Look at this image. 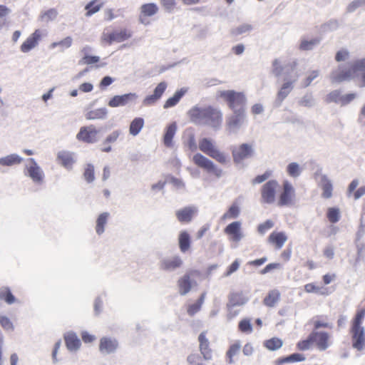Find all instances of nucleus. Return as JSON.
Instances as JSON below:
<instances>
[{
    "label": "nucleus",
    "mask_w": 365,
    "mask_h": 365,
    "mask_svg": "<svg viewBox=\"0 0 365 365\" xmlns=\"http://www.w3.org/2000/svg\"><path fill=\"white\" fill-rule=\"evenodd\" d=\"M253 29V26L250 24H242L233 29L232 33L233 35L238 36L250 33Z\"/></svg>",
    "instance_id": "49"
},
{
    "label": "nucleus",
    "mask_w": 365,
    "mask_h": 365,
    "mask_svg": "<svg viewBox=\"0 0 365 365\" xmlns=\"http://www.w3.org/2000/svg\"><path fill=\"white\" fill-rule=\"evenodd\" d=\"M302 172V168L300 167V165L295 162L290 163L287 166V174L293 178H298Z\"/></svg>",
    "instance_id": "46"
},
{
    "label": "nucleus",
    "mask_w": 365,
    "mask_h": 365,
    "mask_svg": "<svg viewBox=\"0 0 365 365\" xmlns=\"http://www.w3.org/2000/svg\"><path fill=\"white\" fill-rule=\"evenodd\" d=\"M282 341L279 338H272L264 342V346L271 351H275L282 347Z\"/></svg>",
    "instance_id": "48"
},
{
    "label": "nucleus",
    "mask_w": 365,
    "mask_h": 365,
    "mask_svg": "<svg viewBox=\"0 0 365 365\" xmlns=\"http://www.w3.org/2000/svg\"><path fill=\"white\" fill-rule=\"evenodd\" d=\"M352 346L358 351L365 348V330L364 328H351Z\"/></svg>",
    "instance_id": "23"
},
{
    "label": "nucleus",
    "mask_w": 365,
    "mask_h": 365,
    "mask_svg": "<svg viewBox=\"0 0 365 365\" xmlns=\"http://www.w3.org/2000/svg\"><path fill=\"white\" fill-rule=\"evenodd\" d=\"M287 240V236L283 232H273L268 237L269 242L275 245L277 249H281Z\"/></svg>",
    "instance_id": "31"
},
{
    "label": "nucleus",
    "mask_w": 365,
    "mask_h": 365,
    "mask_svg": "<svg viewBox=\"0 0 365 365\" xmlns=\"http://www.w3.org/2000/svg\"><path fill=\"white\" fill-rule=\"evenodd\" d=\"M280 293L277 289H272L264 299V304L269 307H273L279 302Z\"/></svg>",
    "instance_id": "38"
},
{
    "label": "nucleus",
    "mask_w": 365,
    "mask_h": 365,
    "mask_svg": "<svg viewBox=\"0 0 365 365\" xmlns=\"http://www.w3.org/2000/svg\"><path fill=\"white\" fill-rule=\"evenodd\" d=\"M192 273V272H190L185 274L182 277L179 279L178 282L179 293L182 296L187 294L191 289L192 282L190 277Z\"/></svg>",
    "instance_id": "27"
},
{
    "label": "nucleus",
    "mask_w": 365,
    "mask_h": 365,
    "mask_svg": "<svg viewBox=\"0 0 365 365\" xmlns=\"http://www.w3.org/2000/svg\"><path fill=\"white\" fill-rule=\"evenodd\" d=\"M282 187V192L279 195L277 205L279 207L291 205L295 197V190L288 180L283 182Z\"/></svg>",
    "instance_id": "10"
},
{
    "label": "nucleus",
    "mask_w": 365,
    "mask_h": 365,
    "mask_svg": "<svg viewBox=\"0 0 365 365\" xmlns=\"http://www.w3.org/2000/svg\"><path fill=\"white\" fill-rule=\"evenodd\" d=\"M108 110L106 108H101L90 110L86 113L85 117L87 120H104L107 118Z\"/></svg>",
    "instance_id": "32"
},
{
    "label": "nucleus",
    "mask_w": 365,
    "mask_h": 365,
    "mask_svg": "<svg viewBox=\"0 0 365 365\" xmlns=\"http://www.w3.org/2000/svg\"><path fill=\"white\" fill-rule=\"evenodd\" d=\"M297 61H293L292 63H289V64L286 65L284 67L280 65V63L279 60L275 59L272 62V73L277 77L280 76L283 71L284 70L289 71L290 70L292 72H293L297 66Z\"/></svg>",
    "instance_id": "29"
},
{
    "label": "nucleus",
    "mask_w": 365,
    "mask_h": 365,
    "mask_svg": "<svg viewBox=\"0 0 365 365\" xmlns=\"http://www.w3.org/2000/svg\"><path fill=\"white\" fill-rule=\"evenodd\" d=\"M83 175L88 182H92L95 180L94 167L92 164L86 165Z\"/></svg>",
    "instance_id": "52"
},
{
    "label": "nucleus",
    "mask_w": 365,
    "mask_h": 365,
    "mask_svg": "<svg viewBox=\"0 0 365 365\" xmlns=\"http://www.w3.org/2000/svg\"><path fill=\"white\" fill-rule=\"evenodd\" d=\"M57 160L66 169H71L73 164L75 163L73 153L62 150L58 152L57 155Z\"/></svg>",
    "instance_id": "28"
},
{
    "label": "nucleus",
    "mask_w": 365,
    "mask_h": 365,
    "mask_svg": "<svg viewBox=\"0 0 365 365\" xmlns=\"http://www.w3.org/2000/svg\"><path fill=\"white\" fill-rule=\"evenodd\" d=\"M202 361V356L197 354H191L187 358V361L190 365H197Z\"/></svg>",
    "instance_id": "64"
},
{
    "label": "nucleus",
    "mask_w": 365,
    "mask_h": 365,
    "mask_svg": "<svg viewBox=\"0 0 365 365\" xmlns=\"http://www.w3.org/2000/svg\"><path fill=\"white\" fill-rule=\"evenodd\" d=\"M103 6V2H99L98 0H93L90 1L86 6L85 9L87 11L86 16H91L97 13Z\"/></svg>",
    "instance_id": "42"
},
{
    "label": "nucleus",
    "mask_w": 365,
    "mask_h": 365,
    "mask_svg": "<svg viewBox=\"0 0 365 365\" xmlns=\"http://www.w3.org/2000/svg\"><path fill=\"white\" fill-rule=\"evenodd\" d=\"M321 42V38L319 37L309 39L306 37H302L299 45V49L300 51H312L316 46H317Z\"/></svg>",
    "instance_id": "30"
},
{
    "label": "nucleus",
    "mask_w": 365,
    "mask_h": 365,
    "mask_svg": "<svg viewBox=\"0 0 365 365\" xmlns=\"http://www.w3.org/2000/svg\"><path fill=\"white\" fill-rule=\"evenodd\" d=\"M0 299L4 301L8 304H12L16 302V297L7 287L0 288Z\"/></svg>",
    "instance_id": "41"
},
{
    "label": "nucleus",
    "mask_w": 365,
    "mask_h": 365,
    "mask_svg": "<svg viewBox=\"0 0 365 365\" xmlns=\"http://www.w3.org/2000/svg\"><path fill=\"white\" fill-rule=\"evenodd\" d=\"M23 161V158L16 153L0 158V165L3 166H12L19 165Z\"/></svg>",
    "instance_id": "34"
},
{
    "label": "nucleus",
    "mask_w": 365,
    "mask_h": 365,
    "mask_svg": "<svg viewBox=\"0 0 365 365\" xmlns=\"http://www.w3.org/2000/svg\"><path fill=\"white\" fill-rule=\"evenodd\" d=\"M239 329L243 332H251L252 327L250 321L248 319H243L239 323Z\"/></svg>",
    "instance_id": "61"
},
{
    "label": "nucleus",
    "mask_w": 365,
    "mask_h": 365,
    "mask_svg": "<svg viewBox=\"0 0 365 365\" xmlns=\"http://www.w3.org/2000/svg\"><path fill=\"white\" fill-rule=\"evenodd\" d=\"M58 13L56 9H50L43 13L40 16V19L42 21L48 23L51 21H54Z\"/></svg>",
    "instance_id": "47"
},
{
    "label": "nucleus",
    "mask_w": 365,
    "mask_h": 365,
    "mask_svg": "<svg viewBox=\"0 0 365 365\" xmlns=\"http://www.w3.org/2000/svg\"><path fill=\"white\" fill-rule=\"evenodd\" d=\"M241 225L240 221H235L225 228V233L231 236L230 240L232 241L238 242L244 237L241 231Z\"/></svg>",
    "instance_id": "21"
},
{
    "label": "nucleus",
    "mask_w": 365,
    "mask_h": 365,
    "mask_svg": "<svg viewBox=\"0 0 365 365\" xmlns=\"http://www.w3.org/2000/svg\"><path fill=\"white\" fill-rule=\"evenodd\" d=\"M167 88V83L164 81L160 82L155 88L152 95L146 96L143 101V105L150 106L155 104L162 96Z\"/></svg>",
    "instance_id": "22"
},
{
    "label": "nucleus",
    "mask_w": 365,
    "mask_h": 365,
    "mask_svg": "<svg viewBox=\"0 0 365 365\" xmlns=\"http://www.w3.org/2000/svg\"><path fill=\"white\" fill-rule=\"evenodd\" d=\"M182 259L178 255L163 258L159 263L160 269L166 272H173L182 265Z\"/></svg>",
    "instance_id": "17"
},
{
    "label": "nucleus",
    "mask_w": 365,
    "mask_h": 365,
    "mask_svg": "<svg viewBox=\"0 0 365 365\" xmlns=\"http://www.w3.org/2000/svg\"><path fill=\"white\" fill-rule=\"evenodd\" d=\"M46 34L47 33L45 31L40 29L35 30V31L31 34L21 44L20 47L21 51L22 53H29L38 46L41 37L43 36H46Z\"/></svg>",
    "instance_id": "12"
},
{
    "label": "nucleus",
    "mask_w": 365,
    "mask_h": 365,
    "mask_svg": "<svg viewBox=\"0 0 365 365\" xmlns=\"http://www.w3.org/2000/svg\"><path fill=\"white\" fill-rule=\"evenodd\" d=\"M274 227V222L271 220H267L264 222L259 224L257 230L259 234L264 235L267 230Z\"/></svg>",
    "instance_id": "56"
},
{
    "label": "nucleus",
    "mask_w": 365,
    "mask_h": 365,
    "mask_svg": "<svg viewBox=\"0 0 365 365\" xmlns=\"http://www.w3.org/2000/svg\"><path fill=\"white\" fill-rule=\"evenodd\" d=\"M179 247L182 252H186L190 247V237L186 231L180 232L178 237Z\"/></svg>",
    "instance_id": "39"
},
{
    "label": "nucleus",
    "mask_w": 365,
    "mask_h": 365,
    "mask_svg": "<svg viewBox=\"0 0 365 365\" xmlns=\"http://www.w3.org/2000/svg\"><path fill=\"white\" fill-rule=\"evenodd\" d=\"M177 130V125L175 122L170 124L167 128L163 138V143L168 148L173 146V138Z\"/></svg>",
    "instance_id": "33"
},
{
    "label": "nucleus",
    "mask_w": 365,
    "mask_h": 365,
    "mask_svg": "<svg viewBox=\"0 0 365 365\" xmlns=\"http://www.w3.org/2000/svg\"><path fill=\"white\" fill-rule=\"evenodd\" d=\"M187 140L185 141V145L191 151H195L197 149V145L195 140V134L192 130L187 129L185 131Z\"/></svg>",
    "instance_id": "44"
},
{
    "label": "nucleus",
    "mask_w": 365,
    "mask_h": 365,
    "mask_svg": "<svg viewBox=\"0 0 365 365\" xmlns=\"http://www.w3.org/2000/svg\"><path fill=\"white\" fill-rule=\"evenodd\" d=\"M193 163L208 173H212L220 178L223 174L221 168H218L211 160L201 153H196L192 157Z\"/></svg>",
    "instance_id": "7"
},
{
    "label": "nucleus",
    "mask_w": 365,
    "mask_h": 365,
    "mask_svg": "<svg viewBox=\"0 0 365 365\" xmlns=\"http://www.w3.org/2000/svg\"><path fill=\"white\" fill-rule=\"evenodd\" d=\"M100 61L99 56L85 55L80 61L81 64L91 65L98 63Z\"/></svg>",
    "instance_id": "58"
},
{
    "label": "nucleus",
    "mask_w": 365,
    "mask_h": 365,
    "mask_svg": "<svg viewBox=\"0 0 365 365\" xmlns=\"http://www.w3.org/2000/svg\"><path fill=\"white\" fill-rule=\"evenodd\" d=\"M279 185L276 180H270L265 182L261 187L262 204L273 205L277 201V195Z\"/></svg>",
    "instance_id": "6"
},
{
    "label": "nucleus",
    "mask_w": 365,
    "mask_h": 365,
    "mask_svg": "<svg viewBox=\"0 0 365 365\" xmlns=\"http://www.w3.org/2000/svg\"><path fill=\"white\" fill-rule=\"evenodd\" d=\"M98 133L99 130L94 125H91L81 128L76 138L78 140L88 143H94L98 140Z\"/></svg>",
    "instance_id": "13"
},
{
    "label": "nucleus",
    "mask_w": 365,
    "mask_h": 365,
    "mask_svg": "<svg viewBox=\"0 0 365 365\" xmlns=\"http://www.w3.org/2000/svg\"><path fill=\"white\" fill-rule=\"evenodd\" d=\"M218 96L222 98L227 104L232 112L245 110L247 97L242 92H237L234 90L220 91Z\"/></svg>",
    "instance_id": "3"
},
{
    "label": "nucleus",
    "mask_w": 365,
    "mask_h": 365,
    "mask_svg": "<svg viewBox=\"0 0 365 365\" xmlns=\"http://www.w3.org/2000/svg\"><path fill=\"white\" fill-rule=\"evenodd\" d=\"M304 290L307 293H318V294H320L322 295L327 294V293L324 290H322V288L316 286L315 284H314L312 283L307 284L304 286Z\"/></svg>",
    "instance_id": "55"
},
{
    "label": "nucleus",
    "mask_w": 365,
    "mask_h": 365,
    "mask_svg": "<svg viewBox=\"0 0 365 365\" xmlns=\"http://www.w3.org/2000/svg\"><path fill=\"white\" fill-rule=\"evenodd\" d=\"M118 348V341L111 337L104 336L100 339L99 351L101 354L107 355L116 351Z\"/></svg>",
    "instance_id": "20"
},
{
    "label": "nucleus",
    "mask_w": 365,
    "mask_h": 365,
    "mask_svg": "<svg viewBox=\"0 0 365 365\" xmlns=\"http://www.w3.org/2000/svg\"><path fill=\"white\" fill-rule=\"evenodd\" d=\"M158 11V7L155 4H145L140 7V15L139 16V21L141 24L147 25L149 21H147L145 17L152 16L155 15Z\"/></svg>",
    "instance_id": "25"
},
{
    "label": "nucleus",
    "mask_w": 365,
    "mask_h": 365,
    "mask_svg": "<svg viewBox=\"0 0 365 365\" xmlns=\"http://www.w3.org/2000/svg\"><path fill=\"white\" fill-rule=\"evenodd\" d=\"M319 74V71H317V70L312 71L309 73L308 76L304 80L302 81V87L306 88V87L309 86L312 83V82L315 78H317L318 77Z\"/></svg>",
    "instance_id": "54"
},
{
    "label": "nucleus",
    "mask_w": 365,
    "mask_h": 365,
    "mask_svg": "<svg viewBox=\"0 0 365 365\" xmlns=\"http://www.w3.org/2000/svg\"><path fill=\"white\" fill-rule=\"evenodd\" d=\"M25 174L36 183L43 182L44 173L34 158H29L26 160Z\"/></svg>",
    "instance_id": "9"
},
{
    "label": "nucleus",
    "mask_w": 365,
    "mask_h": 365,
    "mask_svg": "<svg viewBox=\"0 0 365 365\" xmlns=\"http://www.w3.org/2000/svg\"><path fill=\"white\" fill-rule=\"evenodd\" d=\"M297 103L299 106L312 108L315 106L316 101L312 94L306 93L302 98H299Z\"/></svg>",
    "instance_id": "45"
},
{
    "label": "nucleus",
    "mask_w": 365,
    "mask_h": 365,
    "mask_svg": "<svg viewBox=\"0 0 365 365\" xmlns=\"http://www.w3.org/2000/svg\"><path fill=\"white\" fill-rule=\"evenodd\" d=\"M255 150L252 143H242L232 148L233 161L236 164L242 163L245 160L252 158Z\"/></svg>",
    "instance_id": "8"
},
{
    "label": "nucleus",
    "mask_w": 365,
    "mask_h": 365,
    "mask_svg": "<svg viewBox=\"0 0 365 365\" xmlns=\"http://www.w3.org/2000/svg\"><path fill=\"white\" fill-rule=\"evenodd\" d=\"M339 23L336 20H330L327 23L324 24L322 26L323 31H333L338 29Z\"/></svg>",
    "instance_id": "57"
},
{
    "label": "nucleus",
    "mask_w": 365,
    "mask_h": 365,
    "mask_svg": "<svg viewBox=\"0 0 365 365\" xmlns=\"http://www.w3.org/2000/svg\"><path fill=\"white\" fill-rule=\"evenodd\" d=\"M138 96L135 93H129L123 95L114 96L109 101L108 105L112 108L119 106H124L130 102H134L137 100Z\"/></svg>",
    "instance_id": "18"
},
{
    "label": "nucleus",
    "mask_w": 365,
    "mask_h": 365,
    "mask_svg": "<svg viewBox=\"0 0 365 365\" xmlns=\"http://www.w3.org/2000/svg\"><path fill=\"white\" fill-rule=\"evenodd\" d=\"M110 214L107 212L100 214L96 220V232L98 235L105 232V226L108 222Z\"/></svg>",
    "instance_id": "36"
},
{
    "label": "nucleus",
    "mask_w": 365,
    "mask_h": 365,
    "mask_svg": "<svg viewBox=\"0 0 365 365\" xmlns=\"http://www.w3.org/2000/svg\"><path fill=\"white\" fill-rule=\"evenodd\" d=\"M122 132L120 130H113L111 133H110L104 140L103 144H112L116 142L118 137L121 135Z\"/></svg>",
    "instance_id": "53"
},
{
    "label": "nucleus",
    "mask_w": 365,
    "mask_h": 365,
    "mask_svg": "<svg viewBox=\"0 0 365 365\" xmlns=\"http://www.w3.org/2000/svg\"><path fill=\"white\" fill-rule=\"evenodd\" d=\"M240 213V209L236 203H233L228 210L223 214L222 220H225L227 219H236L239 217Z\"/></svg>",
    "instance_id": "43"
},
{
    "label": "nucleus",
    "mask_w": 365,
    "mask_h": 365,
    "mask_svg": "<svg viewBox=\"0 0 365 365\" xmlns=\"http://www.w3.org/2000/svg\"><path fill=\"white\" fill-rule=\"evenodd\" d=\"M327 217L331 222H332V223L337 222L340 218L339 210L336 207L329 208L328 212H327Z\"/></svg>",
    "instance_id": "51"
},
{
    "label": "nucleus",
    "mask_w": 365,
    "mask_h": 365,
    "mask_svg": "<svg viewBox=\"0 0 365 365\" xmlns=\"http://www.w3.org/2000/svg\"><path fill=\"white\" fill-rule=\"evenodd\" d=\"M198 147L200 151L222 165H226L230 161L229 156L218 149L215 143L211 138H202L199 141Z\"/></svg>",
    "instance_id": "4"
},
{
    "label": "nucleus",
    "mask_w": 365,
    "mask_h": 365,
    "mask_svg": "<svg viewBox=\"0 0 365 365\" xmlns=\"http://www.w3.org/2000/svg\"><path fill=\"white\" fill-rule=\"evenodd\" d=\"M197 212V207L195 205H190L178 210L175 212V216L180 222L189 223L192 220Z\"/></svg>",
    "instance_id": "16"
},
{
    "label": "nucleus",
    "mask_w": 365,
    "mask_h": 365,
    "mask_svg": "<svg viewBox=\"0 0 365 365\" xmlns=\"http://www.w3.org/2000/svg\"><path fill=\"white\" fill-rule=\"evenodd\" d=\"M365 316V309H361L356 313L354 320L352 328H363L361 327V321Z\"/></svg>",
    "instance_id": "59"
},
{
    "label": "nucleus",
    "mask_w": 365,
    "mask_h": 365,
    "mask_svg": "<svg viewBox=\"0 0 365 365\" xmlns=\"http://www.w3.org/2000/svg\"><path fill=\"white\" fill-rule=\"evenodd\" d=\"M144 126V120L142 118H135L130 124L129 133L133 136L138 135Z\"/></svg>",
    "instance_id": "37"
},
{
    "label": "nucleus",
    "mask_w": 365,
    "mask_h": 365,
    "mask_svg": "<svg viewBox=\"0 0 365 365\" xmlns=\"http://www.w3.org/2000/svg\"><path fill=\"white\" fill-rule=\"evenodd\" d=\"M317 180L319 186L322 190V197L329 199L332 196L333 184L331 180L324 174L317 175Z\"/></svg>",
    "instance_id": "19"
},
{
    "label": "nucleus",
    "mask_w": 365,
    "mask_h": 365,
    "mask_svg": "<svg viewBox=\"0 0 365 365\" xmlns=\"http://www.w3.org/2000/svg\"><path fill=\"white\" fill-rule=\"evenodd\" d=\"M114 38L113 39L116 42H122L131 36L130 32H128L126 29L121 30L120 31H114L113 32Z\"/></svg>",
    "instance_id": "50"
},
{
    "label": "nucleus",
    "mask_w": 365,
    "mask_h": 365,
    "mask_svg": "<svg viewBox=\"0 0 365 365\" xmlns=\"http://www.w3.org/2000/svg\"><path fill=\"white\" fill-rule=\"evenodd\" d=\"M312 344V340H309V336L307 339L299 341L297 346L299 350L306 351L309 350Z\"/></svg>",
    "instance_id": "62"
},
{
    "label": "nucleus",
    "mask_w": 365,
    "mask_h": 365,
    "mask_svg": "<svg viewBox=\"0 0 365 365\" xmlns=\"http://www.w3.org/2000/svg\"><path fill=\"white\" fill-rule=\"evenodd\" d=\"M363 5H365V0H354L348 5L346 11L349 13L354 12Z\"/></svg>",
    "instance_id": "60"
},
{
    "label": "nucleus",
    "mask_w": 365,
    "mask_h": 365,
    "mask_svg": "<svg viewBox=\"0 0 365 365\" xmlns=\"http://www.w3.org/2000/svg\"><path fill=\"white\" fill-rule=\"evenodd\" d=\"M0 324L1 327L7 330H13L14 326L11 320L5 316H0Z\"/></svg>",
    "instance_id": "63"
},
{
    "label": "nucleus",
    "mask_w": 365,
    "mask_h": 365,
    "mask_svg": "<svg viewBox=\"0 0 365 365\" xmlns=\"http://www.w3.org/2000/svg\"><path fill=\"white\" fill-rule=\"evenodd\" d=\"M187 90L185 88H181L180 90L176 91L173 96L169 98L164 104V108H170L175 106L180 100V98L185 95Z\"/></svg>",
    "instance_id": "40"
},
{
    "label": "nucleus",
    "mask_w": 365,
    "mask_h": 365,
    "mask_svg": "<svg viewBox=\"0 0 365 365\" xmlns=\"http://www.w3.org/2000/svg\"><path fill=\"white\" fill-rule=\"evenodd\" d=\"M299 78L298 74H295L294 76L286 77L284 78L285 82L282 84L280 90L279 91L276 99V102L278 106H280L282 102L286 98V97L292 91L294 86L293 83L297 81Z\"/></svg>",
    "instance_id": "14"
},
{
    "label": "nucleus",
    "mask_w": 365,
    "mask_h": 365,
    "mask_svg": "<svg viewBox=\"0 0 365 365\" xmlns=\"http://www.w3.org/2000/svg\"><path fill=\"white\" fill-rule=\"evenodd\" d=\"M246 111L232 112L226 117L225 130L228 135L237 134L247 122Z\"/></svg>",
    "instance_id": "5"
},
{
    "label": "nucleus",
    "mask_w": 365,
    "mask_h": 365,
    "mask_svg": "<svg viewBox=\"0 0 365 365\" xmlns=\"http://www.w3.org/2000/svg\"><path fill=\"white\" fill-rule=\"evenodd\" d=\"M330 78L333 83L354 80L359 86L365 87V58L357 60L347 67L340 65Z\"/></svg>",
    "instance_id": "1"
},
{
    "label": "nucleus",
    "mask_w": 365,
    "mask_h": 365,
    "mask_svg": "<svg viewBox=\"0 0 365 365\" xmlns=\"http://www.w3.org/2000/svg\"><path fill=\"white\" fill-rule=\"evenodd\" d=\"M329 334L324 331H313L309 334V340H312V344L320 351H324L329 346Z\"/></svg>",
    "instance_id": "15"
},
{
    "label": "nucleus",
    "mask_w": 365,
    "mask_h": 365,
    "mask_svg": "<svg viewBox=\"0 0 365 365\" xmlns=\"http://www.w3.org/2000/svg\"><path fill=\"white\" fill-rule=\"evenodd\" d=\"M64 339L66 347L70 351H76L80 349L81 342L76 333L67 332L64 335Z\"/></svg>",
    "instance_id": "26"
},
{
    "label": "nucleus",
    "mask_w": 365,
    "mask_h": 365,
    "mask_svg": "<svg viewBox=\"0 0 365 365\" xmlns=\"http://www.w3.org/2000/svg\"><path fill=\"white\" fill-rule=\"evenodd\" d=\"M248 298L242 293H233L230 294L227 304L230 307H240L245 304Z\"/></svg>",
    "instance_id": "35"
},
{
    "label": "nucleus",
    "mask_w": 365,
    "mask_h": 365,
    "mask_svg": "<svg viewBox=\"0 0 365 365\" xmlns=\"http://www.w3.org/2000/svg\"><path fill=\"white\" fill-rule=\"evenodd\" d=\"M199 349L202 358L210 361L212 358V349L210 348V341L206 337V332L202 331L198 336Z\"/></svg>",
    "instance_id": "24"
},
{
    "label": "nucleus",
    "mask_w": 365,
    "mask_h": 365,
    "mask_svg": "<svg viewBox=\"0 0 365 365\" xmlns=\"http://www.w3.org/2000/svg\"><path fill=\"white\" fill-rule=\"evenodd\" d=\"M356 97L357 94L355 93L343 95L339 90H334L327 96L326 101L327 103L334 102L344 106L353 101Z\"/></svg>",
    "instance_id": "11"
},
{
    "label": "nucleus",
    "mask_w": 365,
    "mask_h": 365,
    "mask_svg": "<svg viewBox=\"0 0 365 365\" xmlns=\"http://www.w3.org/2000/svg\"><path fill=\"white\" fill-rule=\"evenodd\" d=\"M187 114L190 120L196 125H208L216 130L221 128L222 113L215 108L195 106Z\"/></svg>",
    "instance_id": "2"
}]
</instances>
